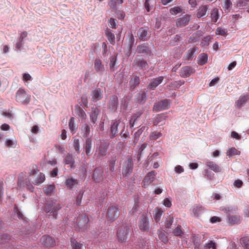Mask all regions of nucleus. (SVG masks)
<instances>
[{"instance_id": "nucleus-4", "label": "nucleus", "mask_w": 249, "mask_h": 249, "mask_svg": "<svg viewBox=\"0 0 249 249\" xmlns=\"http://www.w3.org/2000/svg\"><path fill=\"white\" fill-rule=\"evenodd\" d=\"M171 101L170 99H163L155 103L153 107L154 112H159L168 109L170 107Z\"/></svg>"}, {"instance_id": "nucleus-64", "label": "nucleus", "mask_w": 249, "mask_h": 249, "mask_svg": "<svg viewBox=\"0 0 249 249\" xmlns=\"http://www.w3.org/2000/svg\"><path fill=\"white\" fill-rule=\"evenodd\" d=\"M181 12V9L179 6L174 7L170 10V13L172 15H177Z\"/></svg>"}, {"instance_id": "nucleus-51", "label": "nucleus", "mask_w": 249, "mask_h": 249, "mask_svg": "<svg viewBox=\"0 0 249 249\" xmlns=\"http://www.w3.org/2000/svg\"><path fill=\"white\" fill-rule=\"evenodd\" d=\"M204 210V208L201 206H197L192 209V213H193L194 216H198L201 212L203 211Z\"/></svg>"}, {"instance_id": "nucleus-22", "label": "nucleus", "mask_w": 249, "mask_h": 249, "mask_svg": "<svg viewBox=\"0 0 249 249\" xmlns=\"http://www.w3.org/2000/svg\"><path fill=\"white\" fill-rule=\"evenodd\" d=\"M100 113V110L97 107H92L91 112L89 113V118L91 122L93 124H96L98 117Z\"/></svg>"}, {"instance_id": "nucleus-52", "label": "nucleus", "mask_w": 249, "mask_h": 249, "mask_svg": "<svg viewBox=\"0 0 249 249\" xmlns=\"http://www.w3.org/2000/svg\"><path fill=\"white\" fill-rule=\"evenodd\" d=\"M146 127L144 126H141L140 128L134 133V137L135 141H138L140 136L145 130Z\"/></svg>"}, {"instance_id": "nucleus-31", "label": "nucleus", "mask_w": 249, "mask_h": 249, "mask_svg": "<svg viewBox=\"0 0 249 249\" xmlns=\"http://www.w3.org/2000/svg\"><path fill=\"white\" fill-rule=\"evenodd\" d=\"M44 193L47 196L54 195L55 191V186L54 183L47 185L43 188Z\"/></svg>"}, {"instance_id": "nucleus-20", "label": "nucleus", "mask_w": 249, "mask_h": 249, "mask_svg": "<svg viewBox=\"0 0 249 249\" xmlns=\"http://www.w3.org/2000/svg\"><path fill=\"white\" fill-rule=\"evenodd\" d=\"M147 94L144 91H141L137 93L135 98V101L137 103L142 105L144 104L147 100Z\"/></svg>"}, {"instance_id": "nucleus-46", "label": "nucleus", "mask_w": 249, "mask_h": 249, "mask_svg": "<svg viewBox=\"0 0 249 249\" xmlns=\"http://www.w3.org/2000/svg\"><path fill=\"white\" fill-rule=\"evenodd\" d=\"M211 18L213 22H216L219 18V12L217 8H213L211 14Z\"/></svg>"}, {"instance_id": "nucleus-62", "label": "nucleus", "mask_w": 249, "mask_h": 249, "mask_svg": "<svg viewBox=\"0 0 249 249\" xmlns=\"http://www.w3.org/2000/svg\"><path fill=\"white\" fill-rule=\"evenodd\" d=\"M158 236L159 239L164 243H166L168 242V238L165 235L164 232L162 231H158Z\"/></svg>"}, {"instance_id": "nucleus-42", "label": "nucleus", "mask_w": 249, "mask_h": 249, "mask_svg": "<svg viewBox=\"0 0 249 249\" xmlns=\"http://www.w3.org/2000/svg\"><path fill=\"white\" fill-rule=\"evenodd\" d=\"M81 132L84 136L87 138H89L90 134V126L89 124H85L81 127Z\"/></svg>"}, {"instance_id": "nucleus-6", "label": "nucleus", "mask_w": 249, "mask_h": 249, "mask_svg": "<svg viewBox=\"0 0 249 249\" xmlns=\"http://www.w3.org/2000/svg\"><path fill=\"white\" fill-rule=\"evenodd\" d=\"M120 214L118 208L114 205H110L107 209L106 217L110 222L114 221Z\"/></svg>"}, {"instance_id": "nucleus-38", "label": "nucleus", "mask_w": 249, "mask_h": 249, "mask_svg": "<svg viewBox=\"0 0 249 249\" xmlns=\"http://www.w3.org/2000/svg\"><path fill=\"white\" fill-rule=\"evenodd\" d=\"M249 99V94L247 93L240 96L238 101L236 102V106L238 107H241Z\"/></svg>"}, {"instance_id": "nucleus-5", "label": "nucleus", "mask_w": 249, "mask_h": 249, "mask_svg": "<svg viewBox=\"0 0 249 249\" xmlns=\"http://www.w3.org/2000/svg\"><path fill=\"white\" fill-rule=\"evenodd\" d=\"M226 213L228 214V219L229 224L232 225L238 224L240 221V216L238 214L232 215L236 211L235 208L228 207L225 209Z\"/></svg>"}, {"instance_id": "nucleus-45", "label": "nucleus", "mask_w": 249, "mask_h": 249, "mask_svg": "<svg viewBox=\"0 0 249 249\" xmlns=\"http://www.w3.org/2000/svg\"><path fill=\"white\" fill-rule=\"evenodd\" d=\"M237 7L248 6L247 11L249 13V0H238L236 3Z\"/></svg>"}, {"instance_id": "nucleus-15", "label": "nucleus", "mask_w": 249, "mask_h": 249, "mask_svg": "<svg viewBox=\"0 0 249 249\" xmlns=\"http://www.w3.org/2000/svg\"><path fill=\"white\" fill-rule=\"evenodd\" d=\"M94 68L96 72L100 75L103 74L105 71V66L101 59L96 58L94 61Z\"/></svg>"}, {"instance_id": "nucleus-49", "label": "nucleus", "mask_w": 249, "mask_h": 249, "mask_svg": "<svg viewBox=\"0 0 249 249\" xmlns=\"http://www.w3.org/2000/svg\"><path fill=\"white\" fill-rule=\"evenodd\" d=\"M173 234L177 236L182 237L184 234V231L180 225H178L173 231Z\"/></svg>"}, {"instance_id": "nucleus-9", "label": "nucleus", "mask_w": 249, "mask_h": 249, "mask_svg": "<svg viewBox=\"0 0 249 249\" xmlns=\"http://www.w3.org/2000/svg\"><path fill=\"white\" fill-rule=\"evenodd\" d=\"M89 221L88 217L85 213H82L76 219V226L79 231H84L88 227Z\"/></svg>"}, {"instance_id": "nucleus-54", "label": "nucleus", "mask_w": 249, "mask_h": 249, "mask_svg": "<svg viewBox=\"0 0 249 249\" xmlns=\"http://www.w3.org/2000/svg\"><path fill=\"white\" fill-rule=\"evenodd\" d=\"M69 128L72 134L75 133L76 128L74 127V118L71 117L69 122Z\"/></svg>"}, {"instance_id": "nucleus-27", "label": "nucleus", "mask_w": 249, "mask_h": 249, "mask_svg": "<svg viewBox=\"0 0 249 249\" xmlns=\"http://www.w3.org/2000/svg\"><path fill=\"white\" fill-rule=\"evenodd\" d=\"M108 148V144L107 142H101L98 148V155L101 157L105 156L107 155Z\"/></svg>"}, {"instance_id": "nucleus-47", "label": "nucleus", "mask_w": 249, "mask_h": 249, "mask_svg": "<svg viewBox=\"0 0 249 249\" xmlns=\"http://www.w3.org/2000/svg\"><path fill=\"white\" fill-rule=\"evenodd\" d=\"M224 5L223 8L226 13H229L230 12L232 7V2L231 0H224Z\"/></svg>"}, {"instance_id": "nucleus-61", "label": "nucleus", "mask_w": 249, "mask_h": 249, "mask_svg": "<svg viewBox=\"0 0 249 249\" xmlns=\"http://www.w3.org/2000/svg\"><path fill=\"white\" fill-rule=\"evenodd\" d=\"M203 175L210 180H213L214 178V174L212 173L208 169H206L203 172Z\"/></svg>"}, {"instance_id": "nucleus-26", "label": "nucleus", "mask_w": 249, "mask_h": 249, "mask_svg": "<svg viewBox=\"0 0 249 249\" xmlns=\"http://www.w3.org/2000/svg\"><path fill=\"white\" fill-rule=\"evenodd\" d=\"M137 50L139 53L143 54L146 56H150L152 53L147 45L145 44L138 45Z\"/></svg>"}, {"instance_id": "nucleus-3", "label": "nucleus", "mask_w": 249, "mask_h": 249, "mask_svg": "<svg viewBox=\"0 0 249 249\" xmlns=\"http://www.w3.org/2000/svg\"><path fill=\"white\" fill-rule=\"evenodd\" d=\"M130 231V229L127 226L122 225L120 226L117 231V237L118 241L125 242Z\"/></svg>"}, {"instance_id": "nucleus-34", "label": "nucleus", "mask_w": 249, "mask_h": 249, "mask_svg": "<svg viewBox=\"0 0 249 249\" xmlns=\"http://www.w3.org/2000/svg\"><path fill=\"white\" fill-rule=\"evenodd\" d=\"M206 165L209 169L215 173L220 172L221 171V167L213 161L208 160L206 163Z\"/></svg>"}, {"instance_id": "nucleus-23", "label": "nucleus", "mask_w": 249, "mask_h": 249, "mask_svg": "<svg viewBox=\"0 0 249 249\" xmlns=\"http://www.w3.org/2000/svg\"><path fill=\"white\" fill-rule=\"evenodd\" d=\"M91 101L97 102L100 100L103 97L102 91L100 88H95L91 92Z\"/></svg>"}, {"instance_id": "nucleus-16", "label": "nucleus", "mask_w": 249, "mask_h": 249, "mask_svg": "<svg viewBox=\"0 0 249 249\" xmlns=\"http://www.w3.org/2000/svg\"><path fill=\"white\" fill-rule=\"evenodd\" d=\"M191 19V16L189 15H183L182 17L178 18L176 20V25L178 27H183L187 25Z\"/></svg>"}, {"instance_id": "nucleus-63", "label": "nucleus", "mask_w": 249, "mask_h": 249, "mask_svg": "<svg viewBox=\"0 0 249 249\" xmlns=\"http://www.w3.org/2000/svg\"><path fill=\"white\" fill-rule=\"evenodd\" d=\"M24 41L18 39L15 44V49L16 51L21 50L23 48Z\"/></svg>"}, {"instance_id": "nucleus-58", "label": "nucleus", "mask_w": 249, "mask_h": 249, "mask_svg": "<svg viewBox=\"0 0 249 249\" xmlns=\"http://www.w3.org/2000/svg\"><path fill=\"white\" fill-rule=\"evenodd\" d=\"M74 148L75 151L77 153H80V145L79 140L77 138H75L73 139V143Z\"/></svg>"}, {"instance_id": "nucleus-1", "label": "nucleus", "mask_w": 249, "mask_h": 249, "mask_svg": "<svg viewBox=\"0 0 249 249\" xmlns=\"http://www.w3.org/2000/svg\"><path fill=\"white\" fill-rule=\"evenodd\" d=\"M45 179V175L39 172L36 165H33L32 169L29 172L28 176L24 180L20 177L18 178V187L19 189H22L26 187L27 189L31 192H34L35 185H39L43 183Z\"/></svg>"}, {"instance_id": "nucleus-56", "label": "nucleus", "mask_w": 249, "mask_h": 249, "mask_svg": "<svg viewBox=\"0 0 249 249\" xmlns=\"http://www.w3.org/2000/svg\"><path fill=\"white\" fill-rule=\"evenodd\" d=\"M216 246L215 242L214 241H209L208 243L205 244L204 249H216Z\"/></svg>"}, {"instance_id": "nucleus-13", "label": "nucleus", "mask_w": 249, "mask_h": 249, "mask_svg": "<svg viewBox=\"0 0 249 249\" xmlns=\"http://www.w3.org/2000/svg\"><path fill=\"white\" fill-rule=\"evenodd\" d=\"M139 228L141 231H148L149 230V223L147 216L142 214L139 219Z\"/></svg>"}, {"instance_id": "nucleus-30", "label": "nucleus", "mask_w": 249, "mask_h": 249, "mask_svg": "<svg viewBox=\"0 0 249 249\" xmlns=\"http://www.w3.org/2000/svg\"><path fill=\"white\" fill-rule=\"evenodd\" d=\"M148 34V31L143 27L139 28L137 32V36L139 39L142 41L146 40Z\"/></svg>"}, {"instance_id": "nucleus-7", "label": "nucleus", "mask_w": 249, "mask_h": 249, "mask_svg": "<svg viewBox=\"0 0 249 249\" xmlns=\"http://www.w3.org/2000/svg\"><path fill=\"white\" fill-rule=\"evenodd\" d=\"M132 66L136 69L142 71L146 70L149 68V65L146 60L139 55H137L135 58Z\"/></svg>"}, {"instance_id": "nucleus-36", "label": "nucleus", "mask_w": 249, "mask_h": 249, "mask_svg": "<svg viewBox=\"0 0 249 249\" xmlns=\"http://www.w3.org/2000/svg\"><path fill=\"white\" fill-rule=\"evenodd\" d=\"M208 5H202L197 10L196 17L201 18L207 16V12L208 9Z\"/></svg>"}, {"instance_id": "nucleus-21", "label": "nucleus", "mask_w": 249, "mask_h": 249, "mask_svg": "<svg viewBox=\"0 0 249 249\" xmlns=\"http://www.w3.org/2000/svg\"><path fill=\"white\" fill-rule=\"evenodd\" d=\"M40 241L42 244L47 247H53L55 244V241L52 237L46 235L41 237Z\"/></svg>"}, {"instance_id": "nucleus-40", "label": "nucleus", "mask_w": 249, "mask_h": 249, "mask_svg": "<svg viewBox=\"0 0 249 249\" xmlns=\"http://www.w3.org/2000/svg\"><path fill=\"white\" fill-rule=\"evenodd\" d=\"M140 84V78L138 76H133L129 82L130 87L134 89Z\"/></svg>"}, {"instance_id": "nucleus-48", "label": "nucleus", "mask_w": 249, "mask_h": 249, "mask_svg": "<svg viewBox=\"0 0 249 249\" xmlns=\"http://www.w3.org/2000/svg\"><path fill=\"white\" fill-rule=\"evenodd\" d=\"M240 243L244 249H249V237L246 236L241 238Z\"/></svg>"}, {"instance_id": "nucleus-50", "label": "nucleus", "mask_w": 249, "mask_h": 249, "mask_svg": "<svg viewBox=\"0 0 249 249\" xmlns=\"http://www.w3.org/2000/svg\"><path fill=\"white\" fill-rule=\"evenodd\" d=\"M240 153L235 147H231L227 150V155L229 157H231L233 155H238Z\"/></svg>"}, {"instance_id": "nucleus-18", "label": "nucleus", "mask_w": 249, "mask_h": 249, "mask_svg": "<svg viewBox=\"0 0 249 249\" xmlns=\"http://www.w3.org/2000/svg\"><path fill=\"white\" fill-rule=\"evenodd\" d=\"M195 72V70L190 66L182 67L179 71L180 76L183 78H187L190 76Z\"/></svg>"}, {"instance_id": "nucleus-41", "label": "nucleus", "mask_w": 249, "mask_h": 249, "mask_svg": "<svg viewBox=\"0 0 249 249\" xmlns=\"http://www.w3.org/2000/svg\"><path fill=\"white\" fill-rule=\"evenodd\" d=\"M208 61V55L206 53H202L200 54L197 60V63L199 65H204Z\"/></svg>"}, {"instance_id": "nucleus-28", "label": "nucleus", "mask_w": 249, "mask_h": 249, "mask_svg": "<svg viewBox=\"0 0 249 249\" xmlns=\"http://www.w3.org/2000/svg\"><path fill=\"white\" fill-rule=\"evenodd\" d=\"M92 140L90 138H88L84 143V149L87 156L91 155Z\"/></svg>"}, {"instance_id": "nucleus-43", "label": "nucleus", "mask_w": 249, "mask_h": 249, "mask_svg": "<svg viewBox=\"0 0 249 249\" xmlns=\"http://www.w3.org/2000/svg\"><path fill=\"white\" fill-rule=\"evenodd\" d=\"M117 59V57L116 55L110 57L109 68L110 71H114L117 69V67L116 66Z\"/></svg>"}, {"instance_id": "nucleus-10", "label": "nucleus", "mask_w": 249, "mask_h": 249, "mask_svg": "<svg viewBox=\"0 0 249 249\" xmlns=\"http://www.w3.org/2000/svg\"><path fill=\"white\" fill-rule=\"evenodd\" d=\"M119 124V121L113 120L112 121L109 127L107 130V133L110 139H114L118 135V126Z\"/></svg>"}, {"instance_id": "nucleus-60", "label": "nucleus", "mask_w": 249, "mask_h": 249, "mask_svg": "<svg viewBox=\"0 0 249 249\" xmlns=\"http://www.w3.org/2000/svg\"><path fill=\"white\" fill-rule=\"evenodd\" d=\"M84 195V191L83 190L80 191L76 197V204L77 206H80L81 204V201Z\"/></svg>"}, {"instance_id": "nucleus-8", "label": "nucleus", "mask_w": 249, "mask_h": 249, "mask_svg": "<svg viewBox=\"0 0 249 249\" xmlns=\"http://www.w3.org/2000/svg\"><path fill=\"white\" fill-rule=\"evenodd\" d=\"M16 101L22 104H28L30 97L22 88H19L16 93Z\"/></svg>"}, {"instance_id": "nucleus-2", "label": "nucleus", "mask_w": 249, "mask_h": 249, "mask_svg": "<svg viewBox=\"0 0 249 249\" xmlns=\"http://www.w3.org/2000/svg\"><path fill=\"white\" fill-rule=\"evenodd\" d=\"M62 207V204L57 201L49 200L45 206V211L46 213H52L53 217L56 219L57 212Z\"/></svg>"}, {"instance_id": "nucleus-59", "label": "nucleus", "mask_w": 249, "mask_h": 249, "mask_svg": "<svg viewBox=\"0 0 249 249\" xmlns=\"http://www.w3.org/2000/svg\"><path fill=\"white\" fill-rule=\"evenodd\" d=\"M161 136L162 134L160 132H153L151 133L149 139L150 140H156Z\"/></svg>"}, {"instance_id": "nucleus-55", "label": "nucleus", "mask_w": 249, "mask_h": 249, "mask_svg": "<svg viewBox=\"0 0 249 249\" xmlns=\"http://www.w3.org/2000/svg\"><path fill=\"white\" fill-rule=\"evenodd\" d=\"M108 23L109 27L112 29H116L118 27V22L115 18H109L108 20Z\"/></svg>"}, {"instance_id": "nucleus-32", "label": "nucleus", "mask_w": 249, "mask_h": 249, "mask_svg": "<svg viewBox=\"0 0 249 249\" xmlns=\"http://www.w3.org/2000/svg\"><path fill=\"white\" fill-rule=\"evenodd\" d=\"M105 35L111 45L115 43V37L113 32L109 28H107L105 31Z\"/></svg>"}, {"instance_id": "nucleus-24", "label": "nucleus", "mask_w": 249, "mask_h": 249, "mask_svg": "<svg viewBox=\"0 0 249 249\" xmlns=\"http://www.w3.org/2000/svg\"><path fill=\"white\" fill-rule=\"evenodd\" d=\"M119 157L118 154H112L110 156V159L108 161V166L109 170L113 172L115 170L116 162L118 161Z\"/></svg>"}, {"instance_id": "nucleus-17", "label": "nucleus", "mask_w": 249, "mask_h": 249, "mask_svg": "<svg viewBox=\"0 0 249 249\" xmlns=\"http://www.w3.org/2000/svg\"><path fill=\"white\" fill-rule=\"evenodd\" d=\"M63 163L65 165H68L71 169H74L76 167L74 157L71 153H68L64 159L63 160Z\"/></svg>"}, {"instance_id": "nucleus-35", "label": "nucleus", "mask_w": 249, "mask_h": 249, "mask_svg": "<svg viewBox=\"0 0 249 249\" xmlns=\"http://www.w3.org/2000/svg\"><path fill=\"white\" fill-rule=\"evenodd\" d=\"M197 47H194L189 49L186 52L184 56L185 59L188 60H192L195 56V53L198 51Z\"/></svg>"}, {"instance_id": "nucleus-12", "label": "nucleus", "mask_w": 249, "mask_h": 249, "mask_svg": "<svg viewBox=\"0 0 249 249\" xmlns=\"http://www.w3.org/2000/svg\"><path fill=\"white\" fill-rule=\"evenodd\" d=\"M156 175L157 172L154 170L148 172L146 175L142 182V186L144 188H147L154 180Z\"/></svg>"}, {"instance_id": "nucleus-11", "label": "nucleus", "mask_w": 249, "mask_h": 249, "mask_svg": "<svg viewBox=\"0 0 249 249\" xmlns=\"http://www.w3.org/2000/svg\"><path fill=\"white\" fill-rule=\"evenodd\" d=\"M133 168V162L132 158H128L125 160L123 166L122 174L124 176L130 175Z\"/></svg>"}, {"instance_id": "nucleus-39", "label": "nucleus", "mask_w": 249, "mask_h": 249, "mask_svg": "<svg viewBox=\"0 0 249 249\" xmlns=\"http://www.w3.org/2000/svg\"><path fill=\"white\" fill-rule=\"evenodd\" d=\"M163 213V211H161L158 207H156L153 211V217L155 220L157 222H159L160 220V217Z\"/></svg>"}, {"instance_id": "nucleus-33", "label": "nucleus", "mask_w": 249, "mask_h": 249, "mask_svg": "<svg viewBox=\"0 0 249 249\" xmlns=\"http://www.w3.org/2000/svg\"><path fill=\"white\" fill-rule=\"evenodd\" d=\"M75 112L82 122L85 121L87 115L84 110L78 106H75Z\"/></svg>"}, {"instance_id": "nucleus-14", "label": "nucleus", "mask_w": 249, "mask_h": 249, "mask_svg": "<svg viewBox=\"0 0 249 249\" xmlns=\"http://www.w3.org/2000/svg\"><path fill=\"white\" fill-rule=\"evenodd\" d=\"M118 105L119 101L118 97L115 95L111 96L107 104L108 108L111 111L115 112L117 110Z\"/></svg>"}, {"instance_id": "nucleus-37", "label": "nucleus", "mask_w": 249, "mask_h": 249, "mask_svg": "<svg viewBox=\"0 0 249 249\" xmlns=\"http://www.w3.org/2000/svg\"><path fill=\"white\" fill-rule=\"evenodd\" d=\"M167 118V116L164 113H161L157 115L154 118L153 124L154 125H158L160 122L166 120Z\"/></svg>"}, {"instance_id": "nucleus-53", "label": "nucleus", "mask_w": 249, "mask_h": 249, "mask_svg": "<svg viewBox=\"0 0 249 249\" xmlns=\"http://www.w3.org/2000/svg\"><path fill=\"white\" fill-rule=\"evenodd\" d=\"M71 246L73 249H83L84 245L72 239L71 241Z\"/></svg>"}, {"instance_id": "nucleus-25", "label": "nucleus", "mask_w": 249, "mask_h": 249, "mask_svg": "<svg viewBox=\"0 0 249 249\" xmlns=\"http://www.w3.org/2000/svg\"><path fill=\"white\" fill-rule=\"evenodd\" d=\"M103 170L101 168H96L93 172L92 178L97 182H99L103 180Z\"/></svg>"}, {"instance_id": "nucleus-29", "label": "nucleus", "mask_w": 249, "mask_h": 249, "mask_svg": "<svg viewBox=\"0 0 249 249\" xmlns=\"http://www.w3.org/2000/svg\"><path fill=\"white\" fill-rule=\"evenodd\" d=\"M78 182V181L77 179L72 177H69L66 179L65 185L68 189L72 190L73 186L76 185Z\"/></svg>"}, {"instance_id": "nucleus-44", "label": "nucleus", "mask_w": 249, "mask_h": 249, "mask_svg": "<svg viewBox=\"0 0 249 249\" xmlns=\"http://www.w3.org/2000/svg\"><path fill=\"white\" fill-rule=\"evenodd\" d=\"M123 3V0H108V5L113 10H116L117 4H121Z\"/></svg>"}, {"instance_id": "nucleus-19", "label": "nucleus", "mask_w": 249, "mask_h": 249, "mask_svg": "<svg viewBox=\"0 0 249 249\" xmlns=\"http://www.w3.org/2000/svg\"><path fill=\"white\" fill-rule=\"evenodd\" d=\"M163 77L159 76L152 79L147 85V88L150 90H154L163 81Z\"/></svg>"}, {"instance_id": "nucleus-57", "label": "nucleus", "mask_w": 249, "mask_h": 249, "mask_svg": "<svg viewBox=\"0 0 249 249\" xmlns=\"http://www.w3.org/2000/svg\"><path fill=\"white\" fill-rule=\"evenodd\" d=\"M143 112L144 110L142 108L138 109L135 112L133 113V114L131 116V118L137 120L143 113Z\"/></svg>"}]
</instances>
